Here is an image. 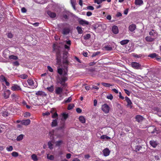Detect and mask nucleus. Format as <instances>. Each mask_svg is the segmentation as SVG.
I'll list each match as a JSON object with an SVG mask.
<instances>
[{
  "label": "nucleus",
  "mask_w": 161,
  "mask_h": 161,
  "mask_svg": "<svg viewBox=\"0 0 161 161\" xmlns=\"http://www.w3.org/2000/svg\"><path fill=\"white\" fill-rule=\"evenodd\" d=\"M63 64L64 65V69H63L58 67V73L61 75H57L56 77V79L58 83H60L62 85L64 86L65 82L67 80V67L68 64V61L67 59H65L63 62Z\"/></svg>",
  "instance_id": "obj_1"
},
{
  "label": "nucleus",
  "mask_w": 161,
  "mask_h": 161,
  "mask_svg": "<svg viewBox=\"0 0 161 161\" xmlns=\"http://www.w3.org/2000/svg\"><path fill=\"white\" fill-rule=\"evenodd\" d=\"M101 109L105 114H107L109 113L110 108L108 104L105 103L102 105Z\"/></svg>",
  "instance_id": "obj_2"
},
{
  "label": "nucleus",
  "mask_w": 161,
  "mask_h": 161,
  "mask_svg": "<svg viewBox=\"0 0 161 161\" xmlns=\"http://www.w3.org/2000/svg\"><path fill=\"white\" fill-rule=\"evenodd\" d=\"M63 89L60 87H57L55 89V93L58 95H59V96L60 97H62V99L63 98V97H62L61 95L63 93Z\"/></svg>",
  "instance_id": "obj_3"
},
{
  "label": "nucleus",
  "mask_w": 161,
  "mask_h": 161,
  "mask_svg": "<svg viewBox=\"0 0 161 161\" xmlns=\"http://www.w3.org/2000/svg\"><path fill=\"white\" fill-rule=\"evenodd\" d=\"M27 82L30 86H31V88L34 89L37 87V85H34V82L33 80L31 79H28L27 80Z\"/></svg>",
  "instance_id": "obj_4"
},
{
  "label": "nucleus",
  "mask_w": 161,
  "mask_h": 161,
  "mask_svg": "<svg viewBox=\"0 0 161 161\" xmlns=\"http://www.w3.org/2000/svg\"><path fill=\"white\" fill-rule=\"evenodd\" d=\"M11 89L13 91H21L20 87L17 84H13L11 88Z\"/></svg>",
  "instance_id": "obj_5"
},
{
  "label": "nucleus",
  "mask_w": 161,
  "mask_h": 161,
  "mask_svg": "<svg viewBox=\"0 0 161 161\" xmlns=\"http://www.w3.org/2000/svg\"><path fill=\"white\" fill-rule=\"evenodd\" d=\"M132 67L136 69H141V65L139 63L136 62H132L131 63Z\"/></svg>",
  "instance_id": "obj_6"
},
{
  "label": "nucleus",
  "mask_w": 161,
  "mask_h": 161,
  "mask_svg": "<svg viewBox=\"0 0 161 161\" xmlns=\"http://www.w3.org/2000/svg\"><path fill=\"white\" fill-rule=\"evenodd\" d=\"M125 99L127 103V107L130 108H132V103L130 99L127 97H125Z\"/></svg>",
  "instance_id": "obj_7"
},
{
  "label": "nucleus",
  "mask_w": 161,
  "mask_h": 161,
  "mask_svg": "<svg viewBox=\"0 0 161 161\" xmlns=\"http://www.w3.org/2000/svg\"><path fill=\"white\" fill-rule=\"evenodd\" d=\"M57 64L59 65L61 64V57L60 52H58L56 54Z\"/></svg>",
  "instance_id": "obj_8"
},
{
  "label": "nucleus",
  "mask_w": 161,
  "mask_h": 161,
  "mask_svg": "<svg viewBox=\"0 0 161 161\" xmlns=\"http://www.w3.org/2000/svg\"><path fill=\"white\" fill-rule=\"evenodd\" d=\"M103 155L105 157H107L109 155L110 151L107 148L104 149L103 151Z\"/></svg>",
  "instance_id": "obj_9"
},
{
  "label": "nucleus",
  "mask_w": 161,
  "mask_h": 161,
  "mask_svg": "<svg viewBox=\"0 0 161 161\" xmlns=\"http://www.w3.org/2000/svg\"><path fill=\"white\" fill-rule=\"evenodd\" d=\"M10 93V91L9 90H7L5 91L3 93V96L4 98L5 99L8 98Z\"/></svg>",
  "instance_id": "obj_10"
},
{
  "label": "nucleus",
  "mask_w": 161,
  "mask_h": 161,
  "mask_svg": "<svg viewBox=\"0 0 161 161\" xmlns=\"http://www.w3.org/2000/svg\"><path fill=\"white\" fill-rule=\"evenodd\" d=\"M30 123L31 120L29 119L23 120L21 121V124L24 125H29Z\"/></svg>",
  "instance_id": "obj_11"
},
{
  "label": "nucleus",
  "mask_w": 161,
  "mask_h": 161,
  "mask_svg": "<svg viewBox=\"0 0 161 161\" xmlns=\"http://www.w3.org/2000/svg\"><path fill=\"white\" fill-rule=\"evenodd\" d=\"M36 95L37 96H41L42 97H45L47 95L45 93L42 91H38L36 92Z\"/></svg>",
  "instance_id": "obj_12"
},
{
  "label": "nucleus",
  "mask_w": 161,
  "mask_h": 161,
  "mask_svg": "<svg viewBox=\"0 0 161 161\" xmlns=\"http://www.w3.org/2000/svg\"><path fill=\"white\" fill-rule=\"evenodd\" d=\"M70 31V30L69 28H65L63 29L62 30V33L64 35L68 34Z\"/></svg>",
  "instance_id": "obj_13"
},
{
  "label": "nucleus",
  "mask_w": 161,
  "mask_h": 161,
  "mask_svg": "<svg viewBox=\"0 0 161 161\" xmlns=\"http://www.w3.org/2000/svg\"><path fill=\"white\" fill-rule=\"evenodd\" d=\"M11 98L13 101H16L19 99V97L18 95L13 93L11 95Z\"/></svg>",
  "instance_id": "obj_14"
},
{
  "label": "nucleus",
  "mask_w": 161,
  "mask_h": 161,
  "mask_svg": "<svg viewBox=\"0 0 161 161\" xmlns=\"http://www.w3.org/2000/svg\"><path fill=\"white\" fill-rule=\"evenodd\" d=\"M135 118L136 121L139 122H142L144 119L143 117L140 115H136L135 117Z\"/></svg>",
  "instance_id": "obj_15"
},
{
  "label": "nucleus",
  "mask_w": 161,
  "mask_h": 161,
  "mask_svg": "<svg viewBox=\"0 0 161 161\" xmlns=\"http://www.w3.org/2000/svg\"><path fill=\"white\" fill-rule=\"evenodd\" d=\"M103 48L105 49L106 50L110 51L113 50V47L109 45H105L104 47Z\"/></svg>",
  "instance_id": "obj_16"
},
{
  "label": "nucleus",
  "mask_w": 161,
  "mask_h": 161,
  "mask_svg": "<svg viewBox=\"0 0 161 161\" xmlns=\"http://www.w3.org/2000/svg\"><path fill=\"white\" fill-rule=\"evenodd\" d=\"M136 25L134 24H132L130 25L129 27V30L131 32L134 31L136 29Z\"/></svg>",
  "instance_id": "obj_17"
},
{
  "label": "nucleus",
  "mask_w": 161,
  "mask_h": 161,
  "mask_svg": "<svg viewBox=\"0 0 161 161\" xmlns=\"http://www.w3.org/2000/svg\"><path fill=\"white\" fill-rule=\"evenodd\" d=\"M48 15L51 18H54L56 17V14L54 12H52L50 11H48L47 12Z\"/></svg>",
  "instance_id": "obj_18"
},
{
  "label": "nucleus",
  "mask_w": 161,
  "mask_h": 161,
  "mask_svg": "<svg viewBox=\"0 0 161 161\" xmlns=\"http://www.w3.org/2000/svg\"><path fill=\"white\" fill-rule=\"evenodd\" d=\"M113 32L115 34H117L119 32V30L118 27L116 26H114L112 29Z\"/></svg>",
  "instance_id": "obj_19"
},
{
  "label": "nucleus",
  "mask_w": 161,
  "mask_h": 161,
  "mask_svg": "<svg viewBox=\"0 0 161 161\" xmlns=\"http://www.w3.org/2000/svg\"><path fill=\"white\" fill-rule=\"evenodd\" d=\"M79 23L80 24L83 25H88L89 24V22L88 21L83 19L80 20L79 21Z\"/></svg>",
  "instance_id": "obj_20"
},
{
  "label": "nucleus",
  "mask_w": 161,
  "mask_h": 161,
  "mask_svg": "<svg viewBox=\"0 0 161 161\" xmlns=\"http://www.w3.org/2000/svg\"><path fill=\"white\" fill-rule=\"evenodd\" d=\"M70 3L71 4L72 7H73V9L75 10H76V8H75V5L76 4V1L75 0H70Z\"/></svg>",
  "instance_id": "obj_21"
},
{
  "label": "nucleus",
  "mask_w": 161,
  "mask_h": 161,
  "mask_svg": "<svg viewBox=\"0 0 161 161\" xmlns=\"http://www.w3.org/2000/svg\"><path fill=\"white\" fill-rule=\"evenodd\" d=\"M143 3L142 0H135V3L136 5H141Z\"/></svg>",
  "instance_id": "obj_22"
},
{
  "label": "nucleus",
  "mask_w": 161,
  "mask_h": 161,
  "mask_svg": "<svg viewBox=\"0 0 161 161\" xmlns=\"http://www.w3.org/2000/svg\"><path fill=\"white\" fill-rule=\"evenodd\" d=\"M79 119L80 121L82 123H85L86 122V119L83 116H80L79 118Z\"/></svg>",
  "instance_id": "obj_23"
},
{
  "label": "nucleus",
  "mask_w": 161,
  "mask_h": 161,
  "mask_svg": "<svg viewBox=\"0 0 161 161\" xmlns=\"http://www.w3.org/2000/svg\"><path fill=\"white\" fill-rule=\"evenodd\" d=\"M55 143L56 146L59 147L63 144V140H59L56 142Z\"/></svg>",
  "instance_id": "obj_24"
},
{
  "label": "nucleus",
  "mask_w": 161,
  "mask_h": 161,
  "mask_svg": "<svg viewBox=\"0 0 161 161\" xmlns=\"http://www.w3.org/2000/svg\"><path fill=\"white\" fill-rule=\"evenodd\" d=\"M100 138L101 139H104L105 140H109L111 139V138L106 135H103L101 136Z\"/></svg>",
  "instance_id": "obj_25"
},
{
  "label": "nucleus",
  "mask_w": 161,
  "mask_h": 161,
  "mask_svg": "<svg viewBox=\"0 0 161 161\" xmlns=\"http://www.w3.org/2000/svg\"><path fill=\"white\" fill-rule=\"evenodd\" d=\"M129 41V40H124L121 41L120 43L121 45H124L127 44Z\"/></svg>",
  "instance_id": "obj_26"
},
{
  "label": "nucleus",
  "mask_w": 161,
  "mask_h": 161,
  "mask_svg": "<svg viewBox=\"0 0 161 161\" xmlns=\"http://www.w3.org/2000/svg\"><path fill=\"white\" fill-rule=\"evenodd\" d=\"M24 135L23 134H20L16 138V140L17 141H19L21 140H22L24 137Z\"/></svg>",
  "instance_id": "obj_27"
},
{
  "label": "nucleus",
  "mask_w": 161,
  "mask_h": 161,
  "mask_svg": "<svg viewBox=\"0 0 161 161\" xmlns=\"http://www.w3.org/2000/svg\"><path fill=\"white\" fill-rule=\"evenodd\" d=\"M150 144L153 147H155L157 146L156 142L153 141H151L150 142Z\"/></svg>",
  "instance_id": "obj_28"
},
{
  "label": "nucleus",
  "mask_w": 161,
  "mask_h": 161,
  "mask_svg": "<svg viewBox=\"0 0 161 161\" xmlns=\"http://www.w3.org/2000/svg\"><path fill=\"white\" fill-rule=\"evenodd\" d=\"M58 124L57 123V119H55L53 120L52 123L51 125L52 127H55Z\"/></svg>",
  "instance_id": "obj_29"
},
{
  "label": "nucleus",
  "mask_w": 161,
  "mask_h": 161,
  "mask_svg": "<svg viewBox=\"0 0 161 161\" xmlns=\"http://www.w3.org/2000/svg\"><path fill=\"white\" fill-rule=\"evenodd\" d=\"M68 117V115L65 113H63L62 114L61 120L66 119Z\"/></svg>",
  "instance_id": "obj_30"
},
{
  "label": "nucleus",
  "mask_w": 161,
  "mask_h": 161,
  "mask_svg": "<svg viewBox=\"0 0 161 161\" xmlns=\"http://www.w3.org/2000/svg\"><path fill=\"white\" fill-rule=\"evenodd\" d=\"M147 42H151L154 41V39L152 38L151 36H147L145 38Z\"/></svg>",
  "instance_id": "obj_31"
},
{
  "label": "nucleus",
  "mask_w": 161,
  "mask_h": 161,
  "mask_svg": "<svg viewBox=\"0 0 161 161\" xmlns=\"http://www.w3.org/2000/svg\"><path fill=\"white\" fill-rule=\"evenodd\" d=\"M101 84L103 86L105 87H110V86H112V85L111 84L105 82H102L101 83Z\"/></svg>",
  "instance_id": "obj_32"
},
{
  "label": "nucleus",
  "mask_w": 161,
  "mask_h": 161,
  "mask_svg": "<svg viewBox=\"0 0 161 161\" xmlns=\"http://www.w3.org/2000/svg\"><path fill=\"white\" fill-rule=\"evenodd\" d=\"M67 24L66 23H61L58 25V26L59 29H61L63 27L67 25Z\"/></svg>",
  "instance_id": "obj_33"
},
{
  "label": "nucleus",
  "mask_w": 161,
  "mask_h": 161,
  "mask_svg": "<svg viewBox=\"0 0 161 161\" xmlns=\"http://www.w3.org/2000/svg\"><path fill=\"white\" fill-rule=\"evenodd\" d=\"M72 100V98L71 97H69L67 99H65L64 100L63 103H69Z\"/></svg>",
  "instance_id": "obj_34"
},
{
  "label": "nucleus",
  "mask_w": 161,
  "mask_h": 161,
  "mask_svg": "<svg viewBox=\"0 0 161 161\" xmlns=\"http://www.w3.org/2000/svg\"><path fill=\"white\" fill-rule=\"evenodd\" d=\"M47 89L50 92H52L54 90V86L53 85H52L50 87H48Z\"/></svg>",
  "instance_id": "obj_35"
},
{
  "label": "nucleus",
  "mask_w": 161,
  "mask_h": 161,
  "mask_svg": "<svg viewBox=\"0 0 161 161\" xmlns=\"http://www.w3.org/2000/svg\"><path fill=\"white\" fill-rule=\"evenodd\" d=\"M31 158L34 161H37L38 160L37 156L35 154H33L31 155Z\"/></svg>",
  "instance_id": "obj_36"
},
{
  "label": "nucleus",
  "mask_w": 161,
  "mask_h": 161,
  "mask_svg": "<svg viewBox=\"0 0 161 161\" xmlns=\"http://www.w3.org/2000/svg\"><path fill=\"white\" fill-rule=\"evenodd\" d=\"M76 29L79 34H82L83 33V31L82 30V28L80 27L77 26Z\"/></svg>",
  "instance_id": "obj_37"
},
{
  "label": "nucleus",
  "mask_w": 161,
  "mask_h": 161,
  "mask_svg": "<svg viewBox=\"0 0 161 161\" xmlns=\"http://www.w3.org/2000/svg\"><path fill=\"white\" fill-rule=\"evenodd\" d=\"M47 158L49 160H53L54 159V157L53 155L47 154Z\"/></svg>",
  "instance_id": "obj_38"
},
{
  "label": "nucleus",
  "mask_w": 161,
  "mask_h": 161,
  "mask_svg": "<svg viewBox=\"0 0 161 161\" xmlns=\"http://www.w3.org/2000/svg\"><path fill=\"white\" fill-rule=\"evenodd\" d=\"M156 110L157 111V114L159 116L161 117V109L158 108H156Z\"/></svg>",
  "instance_id": "obj_39"
},
{
  "label": "nucleus",
  "mask_w": 161,
  "mask_h": 161,
  "mask_svg": "<svg viewBox=\"0 0 161 161\" xmlns=\"http://www.w3.org/2000/svg\"><path fill=\"white\" fill-rule=\"evenodd\" d=\"M6 79L3 75H0V81H1L4 82V81H6Z\"/></svg>",
  "instance_id": "obj_40"
},
{
  "label": "nucleus",
  "mask_w": 161,
  "mask_h": 161,
  "mask_svg": "<svg viewBox=\"0 0 161 161\" xmlns=\"http://www.w3.org/2000/svg\"><path fill=\"white\" fill-rule=\"evenodd\" d=\"M11 155L12 156L14 157H16L19 156V154L18 153L16 152H13L11 153Z\"/></svg>",
  "instance_id": "obj_41"
},
{
  "label": "nucleus",
  "mask_w": 161,
  "mask_h": 161,
  "mask_svg": "<svg viewBox=\"0 0 161 161\" xmlns=\"http://www.w3.org/2000/svg\"><path fill=\"white\" fill-rule=\"evenodd\" d=\"M9 58L10 59H13L15 60H17L18 59V58L17 56L14 55H11L9 56Z\"/></svg>",
  "instance_id": "obj_42"
},
{
  "label": "nucleus",
  "mask_w": 161,
  "mask_h": 161,
  "mask_svg": "<svg viewBox=\"0 0 161 161\" xmlns=\"http://www.w3.org/2000/svg\"><path fill=\"white\" fill-rule=\"evenodd\" d=\"M19 77L20 78H21L22 79H26L28 77V76L27 75L24 74H22V75H20L19 76Z\"/></svg>",
  "instance_id": "obj_43"
},
{
  "label": "nucleus",
  "mask_w": 161,
  "mask_h": 161,
  "mask_svg": "<svg viewBox=\"0 0 161 161\" xmlns=\"http://www.w3.org/2000/svg\"><path fill=\"white\" fill-rule=\"evenodd\" d=\"M103 2H104L103 0H94V3L98 4H101Z\"/></svg>",
  "instance_id": "obj_44"
},
{
  "label": "nucleus",
  "mask_w": 161,
  "mask_h": 161,
  "mask_svg": "<svg viewBox=\"0 0 161 161\" xmlns=\"http://www.w3.org/2000/svg\"><path fill=\"white\" fill-rule=\"evenodd\" d=\"M54 130H52L50 131L49 132V135L50 136V137L52 138H53V135H54Z\"/></svg>",
  "instance_id": "obj_45"
},
{
  "label": "nucleus",
  "mask_w": 161,
  "mask_h": 161,
  "mask_svg": "<svg viewBox=\"0 0 161 161\" xmlns=\"http://www.w3.org/2000/svg\"><path fill=\"white\" fill-rule=\"evenodd\" d=\"M113 98V96L111 94H108L107 96V98L108 99L112 100Z\"/></svg>",
  "instance_id": "obj_46"
},
{
  "label": "nucleus",
  "mask_w": 161,
  "mask_h": 161,
  "mask_svg": "<svg viewBox=\"0 0 161 161\" xmlns=\"http://www.w3.org/2000/svg\"><path fill=\"white\" fill-rule=\"evenodd\" d=\"M74 107V105L73 104H69L68 107V110L71 109Z\"/></svg>",
  "instance_id": "obj_47"
},
{
  "label": "nucleus",
  "mask_w": 161,
  "mask_h": 161,
  "mask_svg": "<svg viewBox=\"0 0 161 161\" xmlns=\"http://www.w3.org/2000/svg\"><path fill=\"white\" fill-rule=\"evenodd\" d=\"M157 55L155 53H152L148 55V57L153 58L156 57Z\"/></svg>",
  "instance_id": "obj_48"
},
{
  "label": "nucleus",
  "mask_w": 161,
  "mask_h": 161,
  "mask_svg": "<svg viewBox=\"0 0 161 161\" xmlns=\"http://www.w3.org/2000/svg\"><path fill=\"white\" fill-rule=\"evenodd\" d=\"M6 150L7 151L9 152L12 151L13 150V147L11 146H9V147H7Z\"/></svg>",
  "instance_id": "obj_49"
},
{
  "label": "nucleus",
  "mask_w": 161,
  "mask_h": 161,
  "mask_svg": "<svg viewBox=\"0 0 161 161\" xmlns=\"http://www.w3.org/2000/svg\"><path fill=\"white\" fill-rule=\"evenodd\" d=\"M23 116L25 117H30L31 116V114L29 112H25Z\"/></svg>",
  "instance_id": "obj_50"
},
{
  "label": "nucleus",
  "mask_w": 161,
  "mask_h": 161,
  "mask_svg": "<svg viewBox=\"0 0 161 161\" xmlns=\"http://www.w3.org/2000/svg\"><path fill=\"white\" fill-rule=\"evenodd\" d=\"M65 128V124L64 123L62 125L59 127L58 129L59 130H63Z\"/></svg>",
  "instance_id": "obj_51"
},
{
  "label": "nucleus",
  "mask_w": 161,
  "mask_h": 161,
  "mask_svg": "<svg viewBox=\"0 0 161 161\" xmlns=\"http://www.w3.org/2000/svg\"><path fill=\"white\" fill-rule=\"evenodd\" d=\"M55 136H56L57 138H61L63 136V135L60 134H57Z\"/></svg>",
  "instance_id": "obj_52"
},
{
  "label": "nucleus",
  "mask_w": 161,
  "mask_h": 161,
  "mask_svg": "<svg viewBox=\"0 0 161 161\" xmlns=\"http://www.w3.org/2000/svg\"><path fill=\"white\" fill-rule=\"evenodd\" d=\"M48 144L49 148L50 149H53V144H52V143H51V142H48Z\"/></svg>",
  "instance_id": "obj_53"
},
{
  "label": "nucleus",
  "mask_w": 161,
  "mask_h": 161,
  "mask_svg": "<svg viewBox=\"0 0 161 161\" xmlns=\"http://www.w3.org/2000/svg\"><path fill=\"white\" fill-rule=\"evenodd\" d=\"M87 9L91 10H93L94 9V8L91 6H88L86 7Z\"/></svg>",
  "instance_id": "obj_54"
},
{
  "label": "nucleus",
  "mask_w": 161,
  "mask_h": 161,
  "mask_svg": "<svg viewBox=\"0 0 161 161\" xmlns=\"http://www.w3.org/2000/svg\"><path fill=\"white\" fill-rule=\"evenodd\" d=\"M90 35L89 34H87L84 36V39L86 40L89 39L90 38Z\"/></svg>",
  "instance_id": "obj_55"
},
{
  "label": "nucleus",
  "mask_w": 161,
  "mask_h": 161,
  "mask_svg": "<svg viewBox=\"0 0 161 161\" xmlns=\"http://www.w3.org/2000/svg\"><path fill=\"white\" fill-rule=\"evenodd\" d=\"M58 114L57 113L55 112L52 115V117L53 118H56L58 117Z\"/></svg>",
  "instance_id": "obj_56"
},
{
  "label": "nucleus",
  "mask_w": 161,
  "mask_h": 161,
  "mask_svg": "<svg viewBox=\"0 0 161 161\" xmlns=\"http://www.w3.org/2000/svg\"><path fill=\"white\" fill-rule=\"evenodd\" d=\"M100 53V52H97L96 53H93V54L92 55V57H94L96 56V55H98V54H99Z\"/></svg>",
  "instance_id": "obj_57"
},
{
  "label": "nucleus",
  "mask_w": 161,
  "mask_h": 161,
  "mask_svg": "<svg viewBox=\"0 0 161 161\" xmlns=\"http://www.w3.org/2000/svg\"><path fill=\"white\" fill-rule=\"evenodd\" d=\"M47 69H48V70L50 72H53V69L50 66H47Z\"/></svg>",
  "instance_id": "obj_58"
},
{
  "label": "nucleus",
  "mask_w": 161,
  "mask_h": 161,
  "mask_svg": "<svg viewBox=\"0 0 161 161\" xmlns=\"http://www.w3.org/2000/svg\"><path fill=\"white\" fill-rule=\"evenodd\" d=\"M8 113L7 112L5 111V112H3V113L2 115L4 117H6V116H8Z\"/></svg>",
  "instance_id": "obj_59"
},
{
  "label": "nucleus",
  "mask_w": 161,
  "mask_h": 161,
  "mask_svg": "<svg viewBox=\"0 0 161 161\" xmlns=\"http://www.w3.org/2000/svg\"><path fill=\"white\" fill-rule=\"evenodd\" d=\"M124 91L125 92V93L128 95L130 96V92L127 89H124Z\"/></svg>",
  "instance_id": "obj_60"
},
{
  "label": "nucleus",
  "mask_w": 161,
  "mask_h": 161,
  "mask_svg": "<svg viewBox=\"0 0 161 161\" xmlns=\"http://www.w3.org/2000/svg\"><path fill=\"white\" fill-rule=\"evenodd\" d=\"M119 98L122 100H123L124 99V97L122 96L121 92H119Z\"/></svg>",
  "instance_id": "obj_61"
},
{
  "label": "nucleus",
  "mask_w": 161,
  "mask_h": 161,
  "mask_svg": "<svg viewBox=\"0 0 161 161\" xmlns=\"http://www.w3.org/2000/svg\"><path fill=\"white\" fill-rule=\"evenodd\" d=\"M13 64L14 65H16L17 66H18L19 65V62H18V61H15L14 62H13Z\"/></svg>",
  "instance_id": "obj_62"
},
{
  "label": "nucleus",
  "mask_w": 161,
  "mask_h": 161,
  "mask_svg": "<svg viewBox=\"0 0 161 161\" xmlns=\"http://www.w3.org/2000/svg\"><path fill=\"white\" fill-rule=\"evenodd\" d=\"M154 30H152V31H150L149 33V35L150 36H153L154 34L155 33V32H154Z\"/></svg>",
  "instance_id": "obj_63"
},
{
  "label": "nucleus",
  "mask_w": 161,
  "mask_h": 161,
  "mask_svg": "<svg viewBox=\"0 0 161 161\" xmlns=\"http://www.w3.org/2000/svg\"><path fill=\"white\" fill-rule=\"evenodd\" d=\"M112 91L116 94H118L119 93L117 89L115 88L113 89H112Z\"/></svg>",
  "instance_id": "obj_64"
}]
</instances>
